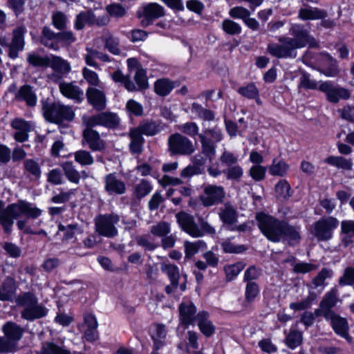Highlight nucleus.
<instances>
[{
  "instance_id": "1",
  "label": "nucleus",
  "mask_w": 354,
  "mask_h": 354,
  "mask_svg": "<svg viewBox=\"0 0 354 354\" xmlns=\"http://www.w3.org/2000/svg\"><path fill=\"white\" fill-rule=\"evenodd\" d=\"M290 32L293 36L292 38H280V44L268 45V52L272 56L279 58H293L297 55V49L304 48L306 45L310 47L317 46L315 39L302 25H292Z\"/></svg>"
},
{
  "instance_id": "2",
  "label": "nucleus",
  "mask_w": 354,
  "mask_h": 354,
  "mask_svg": "<svg viewBox=\"0 0 354 354\" xmlns=\"http://www.w3.org/2000/svg\"><path fill=\"white\" fill-rule=\"evenodd\" d=\"M3 207V203L0 201V223L6 232L10 230L14 219L19 216L25 215L28 218H35L39 216L41 212L32 204L24 201L11 204L6 209Z\"/></svg>"
},
{
  "instance_id": "3",
  "label": "nucleus",
  "mask_w": 354,
  "mask_h": 354,
  "mask_svg": "<svg viewBox=\"0 0 354 354\" xmlns=\"http://www.w3.org/2000/svg\"><path fill=\"white\" fill-rule=\"evenodd\" d=\"M256 218L261 232L268 239L273 242H279L282 239L285 221H279L263 212L258 213Z\"/></svg>"
},
{
  "instance_id": "4",
  "label": "nucleus",
  "mask_w": 354,
  "mask_h": 354,
  "mask_svg": "<svg viewBox=\"0 0 354 354\" xmlns=\"http://www.w3.org/2000/svg\"><path fill=\"white\" fill-rule=\"evenodd\" d=\"M76 40L75 37L71 31L55 33L49 28L44 27L42 30L41 42L45 46L57 50L61 46H69Z\"/></svg>"
},
{
  "instance_id": "5",
  "label": "nucleus",
  "mask_w": 354,
  "mask_h": 354,
  "mask_svg": "<svg viewBox=\"0 0 354 354\" xmlns=\"http://www.w3.org/2000/svg\"><path fill=\"white\" fill-rule=\"evenodd\" d=\"M17 303L24 307L22 317L27 320L39 319L46 315L48 310L37 304L36 297L31 293H25L17 299Z\"/></svg>"
},
{
  "instance_id": "6",
  "label": "nucleus",
  "mask_w": 354,
  "mask_h": 354,
  "mask_svg": "<svg viewBox=\"0 0 354 354\" xmlns=\"http://www.w3.org/2000/svg\"><path fill=\"white\" fill-rule=\"evenodd\" d=\"M169 150L171 154L189 155L194 151L192 141L180 133H174L168 140Z\"/></svg>"
},
{
  "instance_id": "7",
  "label": "nucleus",
  "mask_w": 354,
  "mask_h": 354,
  "mask_svg": "<svg viewBox=\"0 0 354 354\" xmlns=\"http://www.w3.org/2000/svg\"><path fill=\"white\" fill-rule=\"evenodd\" d=\"M338 223L337 219L331 216L320 219L314 224L313 234L319 241L329 240Z\"/></svg>"
},
{
  "instance_id": "8",
  "label": "nucleus",
  "mask_w": 354,
  "mask_h": 354,
  "mask_svg": "<svg viewBox=\"0 0 354 354\" xmlns=\"http://www.w3.org/2000/svg\"><path fill=\"white\" fill-rule=\"evenodd\" d=\"M119 221V216L115 214L100 216L96 218V231L102 236L112 237L117 234L114 225Z\"/></svg>"
},
{
  "instance_id": "9",
  "label": "nucleus",
  "mask_w": 354,
  "mask_h": 354,
  "mask_svg": "<svg viewBox=\"0 0 354 354\" xmlns=\"http://www.w3.org/2000/svg\"><path fill=\"white\" fill-rule=\"evenodd\" d=\"M319 90L326 94L327 100L332 103H337L340 99L347 100L350 97V92L339 86L334 85L331 82H321Z\"/></svg>"
},
{
  "instance_id": "10",
  "label": "nucleus",
  "mask_w": 354,
  "mask_h": 354,
  "mask_svg": "<svg viewBox=\"0 0 354 354\" xmlns=\"http://www.w3.org/2000/svg\"><path fill=\"white\" fill-rule=\"evenodd\" d=\"M223 187L214 185H207L204 187L203 194L200 198L203 205L212 206L221 203L225 197Z\"/></svg>"
},
{
  "instance_id": "11",
  "label": "nucleus",
  "mask_w": 354,
  "mask_h": 354,
  "mask_svg": "<svg viewBox=\"0 0 354 354\" xmlns=\"http://www.w3.org/2000/svg\"><path fill=\"white\" fill-rule=\"evenodd\" d=\"M337 290L335 288L327 292L320 302L319 308L315 310L316 316H323L325 319L330 318L335 313L332 310L337 302Z\"/></svg>"
},
{
  "instance_id": "12",
  "label": "nucleus",
  "mask_w": 354,
  "mask_h": 354,
  "mask_svg": "<svg viewBox=\"0 0 354 354\" xmlns=\"http://www.w3.org/2000/svg\"><path fill=\"white\" fill-rule=\"evenodd\" d=\"M48 67H50L54 71V74L51 75L49 78L55 82H57L64 75H67L71 71V66L67 60L54 55H50Z\"/></svg>"
},
{
  "instance_id": "13",
  "label": "nucleus",
  "mask_w": 354,
  "mask_h": 354,
  "mask_svg": "<svg viewBox=\"0 0 354 354\" xmlns=\"http://www.w3.org/2000/svg\"><path fill=\"white\" fill-rule=\"evenodd\" d=\"M119 122L117 115L104 112L88 118H84V123L88 127L101 125L109 128L115 127Z\"/></svg>"
},
{
  "instance_id": "14",
  "label": "nucleus",
  "mask_w": 354,
  "mask_h": 354,
  "mask_svg": "<svg viewBox=\"0 0 354 354\" xmlns=\"http://www.w3.org/2000/svg\"><path fill=\"white\" fill-rule=\"evenodd\" d=\"M177 222L180 228L192 237H200L203 232L195 223L194 217L185 212H180L176 215Z\"/></svg>"
},
{
  "instance_id": "15",
  "label": "nucleus",
  "mask_w": 354,
  "mask_h": 354,
  "mask_svg": "<svg viewBox=\"0 0 354 354\" xmlns=\"http://www.w3.org/2000/svg\"><path fill=\"white\" fill-rule=\"evenodd\" d=\"M106 16L96 17L92 11L88 10L80 12L76 17L75 27L77 30L82 29L86 24L104 26L109 23Z\"/></svg>"
},
{
  "instance_id": "16",
  "label": "nucleus",
  "mask_w": 354,
  "mask_h": 354,
  "mask_svg": "<svg viewBox=\"0 0 354 354\" xmlns=\"http://www.w3.org/2000/svg\"><path fill=\"white\" fill-rule=\"evenodd\" d=\"M196 308L190 301H184L179 306L180 324L185 328L196 321Z\"/></svg>"
},
{
  "instance_id": "17",
  "label": "nucleus",
  "mask_w": 354,
  "mask_h": 354,
  "mask_svg": "<svg viewBox=\"0 0 354 354\" xmlns=\"http://www.w3.org/2000/svg\"><path fill=\"white\" fill-rule=\"evenodd\" d=\"M330 317V318H326V320L330 322L335 333L346 340L351 341V337L348 335L349 326L347 319L335 313Z\"/></svg>"
},
{
  "instance_id": "18",
  "label": "nucleus",
  "mask_w": 354,
  "mask_h": 354,
  "mask_svg": "<svg viewBox=\"0 0 354 354\" xmlns=\"http://www.w3.org/2000/svg\"><path fill=\"white\" fill-rule=\"evenodd\" d=\"M59 88L64 97L75 102L80 103L84 100L83 91L73 82H62L59 83Z\"/></svg>"
},
{
  "instance_id": "19",
  "label": "nucleus",
  "mask_w": 354,
  "mask_h": 354,
  "mask_svg": "<svg viewBox=\"0 0 354 354\" xmlns=\"http://www.w3.org/2000/svg\"><path fill=\"white\" fill-rule=\"evenodd\" d=\"M88 102L97 110H103L106 105L104 93L95 87L90 86L86 91Z\"/></svg>"
},
{
  "instance_id": "20",
  "label": "nucleus",
  "mask_w": 354,
  "mask_h": 354,
  "mask_svg": "<svg viewBox=\"0 0 354 354\" xmlns=\"http://www.w3.org/2000/svg\"><path fill=\"white\" fill-rule=\"evenodd\" d=\"M104 189L109 195H120L125 192L126 185L113 174H109L104 178Z\"/></svg>"
},
{
  "instance_id": "21",
  "label": "nucleus",
  "mask_w": 354,
  "mask_h": 354,
  "mask_svg": "<svg viewBox=\"0 0 354 354\" xmlns=\"http://www.w3.org/2000/svg\"><path fill=\"white\" fill-rule=\"evenodd\" d=\"M196 322L200 331L206 337H209L214 334L216 327L209 319V315L207 312H199L196 315Z\"/></svg>"
},
{
  "instance_id": "22",
  "label": "nucleus",
  "mask_w": 354,
  "mask_h": 354,
  "mask_svg": "<svg viewBox=\"0 0 354 354\" xmlns=\"http://www.w3.org/2000/svg\"><path fill=\"white\" fill-rule=\"evenodd\" d=\"M164 8L156 3H150L143 7L142 24L147 26L151 21L156 18L163 16Z\"/></svg>"
},
{
  "instance_id": "23",
  "label": "nucleus",
  "mask_w": 354,
  "mask_h": 354,
  "mask_svg": "<svg viewBox=\"0 0 354 354\" xmlns=\"http://www.w3.org/2000/svg\"><path fill=\"white\" fill-rule=\"evenodd\" d=\"M91 128L86 126L84 129L83 132L84 140L92 150H103L105 148V142L100 138L99 133Z\"/></svg>"
},
{
  "instance_id": "24",
  "label": "nucleus",
  "mask_w": 354,
  "mask_h": 354,
  "mask_svg": "<svg viewBox=\"0 0 354 354\" xmlns=\"http://www.w3.org/2000/svg\"><path fill=\"white\" fill-rule=\"evenodd\" d=\"M24 33L25 28L23 27H19L13 32V38L9 49V57L10 58H16L18 55V52L24 49Z\"/></svg>"
},
{
  "instance_id": "25",
  "label": "nucleus",
  "mask_w": 354,
  "mask_h": 354,
  "mask_svg": "<svg viewBox=\"0 0 354 354\" xmlns=\"http://www.w3.org/2000/svg\"><path fill=\"white\" fill-rule=\"evenodd\" d=\"M151 336L153 342V349L158 351L165 344L167 331L162 324H154L150 329Z\"/></svg>"
},
{
  "instance_id": "26",
  "label": "nucleus",
  "mask_w": 354,
  "mask_h": 354,
  "mask_svg": "<svg viewBox=\"0 0 354 354\" xmlns=\"http://www.w3.org/2000/svg\"><path fill=\"white\" fill-rule=\"evenodd\" d=\"M282 239L287 241L289 245H297L301 239L300 227L291 225L286 221H284L282 230Z\"/></svg>"
},
{
  "instance_id": "27",
  "label": "nucleus",
  "mask_w": 354,
  "mask_h": 354,
  "mask_svg": "<svg viewBox=\"0 0 354 354\" xmlns=\"http://www.w3.org/2000/svg\"><path fill=\"white\" fill-rule=\"evenodd\" d=\"M326 16L327 13L325 10L314 7L301 8L299 12V18L303 20L322 19Z\"/></svg>"
},
{
  "instance_id": "28",
  "label": "nucleus",
  "mask_w": 354,
  "mask_h": 354,
  "mask_svg": "<svg viewBox=\"0 0 354 354\" xmlns=\"http://www.w3.org/2000/svg\"><path fill=\"white\" fill-rule=\"evenodd\" d=\"M3 331L9 341L15 343L16 347L17 342L22 337L23 329L14 323L8 322L3 326Z\"/></svg>"
},
{
  "instance_id": "29",
  "label": "nucleus",
  "mask_w": 354,
  "mask_h": 354,
  "mask_svg": "<svg viewBox=\"0 0 354 354\" xmlns=\"http://www.w3.org/2000/svg\"><path fill=\"white\" fill-rule=\"evenodd\" d=\"M325 162L337 169L350 171L353 169V161L342 156H330L325 159Z\"/></svg>"
},
{
  "instance_id": "30",
  "label": "nucleus",
  "mask_w": 354,
  "mask_h": 354,
  "mask_svg": "<svg viewBox=\"0 0 354 354\" xmlns=\"http://www.w3.org/2000/svg\"><path fill=\"white\" fill-rule=\"evenodd\" d=\"M323 59L322 73L328 77H334L338 73V69L336 61L328 53L322 55Z\"/></svg>"
},
{
  "instance_id": "31",
  "label": "nucleus",
  "mask_w": 354,
  "mask_h": 354,
  "mask_svg": "<svg viewBox=\"0 0 354 354\" xmlns=\"http://www.w3.org/2000/svg\"><path fill=\"white\" fill-rule=\"evenodd\" d=\"M17 97L19 100H24L27 105L33 106L37 104V96L32 88L28 85L21 86L18 92Z\"/></svg>"
},
{
  "instance_id": "32",
  "label": "nucleus",
  "mask_w": 354,
  "mask_h": 354,
  "mask_svg": "<svg viewBox=\"0 0 354 354\" xmlns=\"http://www.w3.org/2000/svg\"><path fill=\"white\" fill-rule=\"evenodd\" d=\"M176 86V83L169 80V79H160L158 80L154 84L155 92L160 96H166Z\"/></svg>"
},
{
  "instance_id": "33",
  "label": "nucleus",
  "mask_w": 354,
  "mask_h": 354,
  "mask_svg": "<svg viewBox=\"0 0 354 354\" xmlns=\"http://www.w3.org/2000/svg\"><path fill=\"white\" fill-rule=\"evenodd\" d=\"M333 276V271L328 268H323L315 277L312 283L308 285V286L311 288H317L321 287V290L319 292H321L324 287L326 286L325 281L326 279L330 278Z\"/></svg>"
},
{
  "instance_id": "34",
  "label": "nucleus",
  "mask_w": 354,
  "mask_h": 354,
  "mask_svg": "<svg viewBox=\"0 0 354 354\" xmlns=\"http://www.w3.org/2000/svg\"><path fill=\"white\" fill-rule=\"evenodd\" d=\"M221 220L225 224H233L236 221V212L234 208L229 203L224 205L219 212Z\"/></svg>"
},
{
  "instance_id": "35",
  "label": "nucleus",
  "mask_w": 354,
  "mask_h": 354,
  "mask_svg": "<svg viewBox=\"0 0 354 354\" xmlns=\"http://www.w3.org/2000/svg\"><path fill=\"white\" fill-rule=\"evenodd\" d=\"M62 167L67 179L75 184H78L81 175L71 162H66L62 165Z\"/></svg>"
},
{
  "instance_id": "36",
  "label": "nucleus",
  "mask_w": 354,
  "mask_h": 354,
  "mask_svg": "<svg viewBox=\"0 0 354 354\" xmlns=\"http://www.w3.org/2000/svg\"><path fill=\"white\" fill-rule=\"evenodd\" d=\"M131 138L130 149L133 153H139L142 151L143 138L138 129H132L129 133Z\"/></svg>"
},
{
  "instance_id": "37",
  "label": "nucleus",
  "mask_w": 354,
  "mask_h": 354,
  "mask_svg": "<svg viewBox=\"0 0 354 354\" xmlns=\"http://www.w3.org/2000/svg\"><path fill=\"white\" fill-rule=\"evenodd\" d=\"M44 115L47 120L51 122H60L59 104L55 103L44 106Z\"/></svg>"
},
{
  "instance_id": "38",
  "label": "nucleus",
  "mask_w": 354,
  "mask_h": 354,
  "mask_svg": "<svg viewBox=\"0 0 354 354\" xmlns=\"http://www.w3.org/2000/svg\"><path fill=\"white\" fill-rule=\"evenodd\" d=\"M289 170V165L284 160H273L272 165L270 166L269 172L272 176H284L288 174Z\"/></svg>"
},
{
  "instance_id": "39",
  "label": "nucleus",
  "mask_w": 354,
  "mask_h": 354,
  "mask_svg": "<svg viewBox=\"0 0 354 354\" xmlns=\"http://www.w3.org/2000/svg\"><path fill=\"white\" fill-rule=\"evenodd\" d=\"M191 113L194 118L198 117L205 121H212L214 119V115L211 111L203 108L197 103L192 104Z\"/></svg>"
},
{
  "instance_id": "40",
  "label": "nucleus",
  "mask_w": 354,
  "mask_h": 354,
  "mask_svg": "<svg viewBox=\"0 0 354 354\" xmlns=\"http://www.w3.org/2000/svg\"><path fill=\"white\" fill-rule=\"evenodd\" d=\"M58 231L63 232L64 239L70 240L73 239L75 234H80L83 232L82 229L77 224H69L66 226L59 225Z\"/></svg>"
},
{
  "instance_id": "41",
  "label": "nucleus",
  "mask_w": 354,
  "mask_h": 354,
  "mask_svg": "<svg viewBox=\"0 0 354 354\" xmlns=\"http://www.w3.org/2000/svg\"><path fill=\"white\" fill-rule=\"evenodd\" d=\"M15 291V281L12 278H8L3 286L0 287V300H10Z\"/></svg>"
},
{
  "instance_id": "42",
  "label": "nucleus",
  "mask_w": 354,
  "mask_h": 354,
  "mask_svg": "<svg viewBox=\"0 0 354 354\" xmlns=\"http://www.w3.org/2000/svg\"><path fill=\"white\" fill-rule=\"evenodd\" d=\"M206 243L201 240L195 242L185 241V257L191 258L194 254L198 252L200 249L206 248Z\"/></svg>"
},
{
  "instance_id": "43",
  "label": "nucleus",
  "mask_w": 354,
  "mask_h": 354,
  "mask_svg": "<svg viewBox=\"0 0 354 354\" xmlns=\"http://www.w3.org/2000/svg\"><path fill=\"white\" fill-rule=\"evenodd\" d=\"M161 270L167 274L173 285L176 286L178 284L179 270L176 266L164 263L161 265Z\"/></svg>"
},
{
  "instance_id": "44",
  "label": "nucleus",
  "mask_w": 354,
  "mask_h": 354,
  "mask_svg": "<svg viewBox=\"0 0 354 354\" xmlns=\"http://www.w3.org/2000/svg\"><path fill=\"white\" fill-rule=\"evenodd\" d=\"M290 185L286 180H279L275 185V194L279 199H287L290 196Z\"/></svg>"
},
{
  "instance_id": "45",
  "label": "nucleus",
  "mask_w": 354,
  "mask_h": 354,
  "mask_svg": "<svg viewBox=\"0 0 354 354\" xmlns=\"http://www.w3.org/2000/svg\"><path fill=\"white\" fill-rule=\"evenodd\" d=\"M28 62L33 66L48 67L50 55L40 56L35 53H29L27 57Z\"/></svg>"
},
{
  "instance_id": "46",
  "label": "nucleus",
  "mask_w": 354,
  "mask_h": 354,
  "mask_svg": "<svg viewBox=\"0 0 354 354\" xmlns=\"http://www.w3.org/2000/svg\"><path fill=\"white\" fill-rule=\"evenodd\" d=\"M245 265L241 262L227 265L224 267V271L227 281H231L236 277L244 268Z\"/></svg>"
},
{
  "instance_id": "47",
  "label": "nucleus",
  "mask_w": 354,
  "mask_h": 354,
  "mask_svg": "<svg viewBox=\"0 0 354 354\" xmlns=\"http://www.w3.org/2000/svg\"><path fill=\"white\" fill-rule=\"evenodd\" d=\"M150 232L153 235L162 238L170 233V225L165 221L159 222L151 226Z\"/></svg>"
},
{
  "instance_id": "48",
  "label": "nucleus",
  "mask_w": 354,
  "mask_h": 354,
  "mask_svg": "<svg viewBox=\"0 0 354 354\" xmlns=\"http://www.w3.org/2000/svg\"><path fill=\"white\" fill-rule=\"evenodd\" d=\"M74 158L81 165H91L94 159L91 154L85 150H79L74 153Z\"/></svg>"
},
{
  "instance_id": "49",
  "label": "nucleus",
  "mask_w": 354,
  "mask_h": 354,
  "mask_svg": "<svg viewBox=\"0 0 354 354\" xmlns=\"http://www.w3.org/2000/svg\"><path fill=\"white\" fill-rule=\"evenodd\" d=\"M301 342L302 334L297 330L290 331L286 339V345L291 349H294L299 346Z\"/></svg>"
},
{
  "instance_id": "50",
  "label": "nucleus",
  "mask_w": 354,
  "mask_h": 354,
  "mask_svg": "<svg viewBox=\"0 0 354 354\" xmlns=\"http://www.w3.org/2000/svg\"><path fill=\"white\" fill-rule=\"evenodd\" d=\"M259 294V288L257 283L248 281L246 284L245 297L248 302H252Z\"/></svg>"
},
{
  "instance_id": "51",
  "label": "nucleus",
  "mask_w": 354,
  "mask_h": 354,
  "mask_svg": "<svg viewBox=\"0 0 354 354\" xmlns=\"http://www.w3.org/2000/svg\"><path fill=\"white\" fill-rule=\"evenodd\" d=\"M222 28L226 33L232 35H239L242 30L238 23L230 19H225L222 23Z\"/></svg>"
},
{
  "instance_id": "52",
  "label": "nucleus",
  "mask_w": 354,
  "mask_h": 354,
  "mask_svg": "<svg viewBox=\"0 0 354 354\" xmlns=\"http://www.w3.org/2000/svg\"><path fill=\"white\" fill-rule=\"evenodd\" d=\"M237 91L240 95L248 99H254L259 96V90L254 84L240 87Z\"/></svg>"
},
{
  "instance_id": "53",
  "label": "nucleus",
  "mask_w": 354,
  "mask_h": 354,
  "mask_svg": "<svg viewBox=\"0 0 354 354\" xmlns=\"http://www.w3.org/2000/svg\"><path fill=\"white\" fill-rule=\"evenodd\" d=\"M152 190V186L146 180H142L135 187V194L139 198H143L149 194Z\"/></svg>"
},
{
  "instance_id": "54",
  "label": "nucleus",
  "mask_w": 354,
  "mask_h": 354,
  "mask_svg": "<svg viewBox=\"0 0 354 354\" xmlns=\"http://www.w3.org/2000/svg\"><path fill=\"white\" fill-rule=\"evenodd\" d=\"M108 14L113 17H122L126 14L125 8L118 3H112L106 7Z\"/></svg>"
},
{
  "instance_id": "55",
  "label": "nucleus",
  "mask_w": 354,
  "mask_h": 354,
  "mask_svg": "<svg viewBox=\"0 0 354 354\" xmlns=\"http://www.w3.org/2000/svg\"><path fill=\"white\" fill-rule=\"evenodd\" d=\"M318 83L310 78V75L307 73L302 74L299 79V87L305 89H319Z\"/></svg>"
},
{
  "instance_id": "56",
  "label": "nucleus",
  "mask_w": 354,
  "mask_h": 354,
  "mask_svg": "<svg viewBox=\"0 0 354 354\" xmlns=\"http://www.w3.org/2000/svg\"><path fill=\"white\" fill-rule=\"evenodd\" d=\"M228 180H239L243 176V171L241 166L234 165L223 171Z\"/></svg>"
},
{
  "instance_id": "57",
  "label": "nucleus",
  "mask_w": 354,
  "mask_h": 354,
  "mask_svg": "<svg viewBox=\"0 0 354 354\" xmlns=\"http://www.w3.org/2000/svg\"><path fill=\"white\" fill-rule=\"evenodd\" d=\"M266 167L261 165H254L250 171V176L256 181L263 180L266 176Z\"/></svg>"
},
{
  "instance_id": "58",
  "label": "nucleus",
  "mask_w": 354,
  "mask_h": 354,
  "mask_svg": "<svg viewBox=\"0 0 354 354\" xmlns=\"http://www.w3.org/2000/svg\"><path fill=\"white\" fill-rule=\"evenodd\" d=\"M82 75L85 80L90 85L93 86L92 87L99 86L100 79L97 74L95 72L87 68H84L82 70Z\"/></svg>"
},
{
  "instance_id": "59",
  "label": "nucleus",
  "mask_w": 354,
  "mask_h": 354,
  "mask_svg": "<svg viewBox=\"0 0 354 354\" xmlns=\"http://www.w3.org/2000/svg\"><path fill=\"white\" fill-rule=\"evenodd\" d=\"M316 296H313L311 294L301 301L293 302L290 304V308L294 310H302L310 307L312 301L315 299Z\"/></svg>"
},
{
  "instance_id": "60",
  "label": "nucleus",
  "mask_w": 354,
  "mask_h": 354,
  "mask_svg": "<svg viewBox=\"0 0 354 354\" xmlns=\"http://www.w3.org/2000/svg\"><path fill=\"white\" fill-rule=\"evenodd\" d=\"M229 15L234 19H241L244 21L247 17L250 15V11L242 6H235L229 11Z\"/></svg>"
},
{
  "instance_id": "61",
  "label": "nucleus",
  "mask_w": 354,
  "mask_h": 354,
  "mask_svg": "<svg viewBox=\"0 0 354 354\" xmlns=\"http://www.w3.org/2000/svg\"><path fill=\"white\" fill-rule=\"evenodd\" d=\"M135 81L139 89H145L148 87L146 72L142 68H138L134 75Z\"/></svg>"
},
{
  "instance_id": "62",
  "label": "nucleus",
  "mask_w": 354,
  "mask_h": 354,
  "mask_svg": "<svg viewBox=\"0 0 354 354\" xmlns=\"http://www.w3.org/2000/svg\"><path fill=\"white\" fill-rule=\"evenodd\" d=\"M178 129L183 133L194 137L198 133V127L194 122H186L179 125Z\"/></svg>"
},
{
  "instance_id": "63",
  "label": "nucleus",
  "mask_w": 354,
  "mask_h": 354,
  "mask_svg": "<svg viewBox=\"0 0 354 354\" xmlns=\"http://www.w3.org/2000/svg\"><path fill=\"white\" fill-rule=\"evenodd\" d=\"M42 354H71V353L54 344L47 343L43 347Z\"/></svg>"
},
{
  "instance_id": "64",
  "label": "nucleus",
  "mask_w": 354,
  "mask_h": 354,
  "mask_svg": "<svg viewBox=\"0 0 354 354\" xmlns=\"http://www.w3.org/2000/svg\"><path fill=\"white\" fill-rule=\"evenodd\" d=\"M339 283L342 286L354 284V268H347L343 276L339 279Z\"/></svg>"
}]
</instances>
